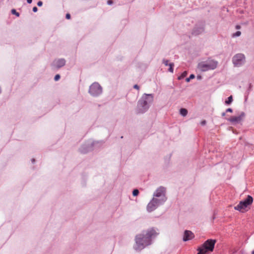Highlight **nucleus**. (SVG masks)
Returning a JSON list of instances; mask_svg holds the SVG:
<instances>
[{
    "label": "nucleus",
    "mask_w": 254,
    "mask_h": 254,
    "mask_svg": "<svg viewBox=\"0 0 254 254\" xmlns=\"http://www.w3.org/2000/svg\"><path fill=\"white\" fill-rule=\"evenodd\" d=\"M102 89L100 84L97 82L93 83L89 88V92L93 96H97L102 93Z\"/></svg>",
    "instance_id": "nucleus-6"
},
{
    "label": "nucleus",
    "mask_w": 254,
    "mask_h": 254,
    "mask_svg": "<svg viewBox=\"0 0 254 254\" xmlns=\"http://www.w3.org/2000/svg\"><path fill=\"white\" fill-rule=\"evenodd\" d=\"M165 189L164 187H160L156 190L154 193V196L155 197H165ZM166 200V198H162V202Z\"/></svg>",
    "instance_id": "nucleus-9"
},
{
    "label": "nucleus",
    "mask_w": 254,
    "mask_h": 254,
    "mask_svg": "<svg viewBox=\"0 0 254 254\" xmlns=\"http://www.w3.org/2000/svg\"><path fill=\"white\" fill-rule=\"evenodd\" d=\"M168 62H169L168 60H163V63L166 66L169 65L168 64Z\"/></svg>",
    "instance_id": "nucleus-20"
},
{
    "label": "nucleus",
    "mask_w": 254,
    "mask_h": 254,
    "mask_svg": "<svg viewBox=\"0 0 254 254\" xmlns=\"http://www.w3.org/2000/svg\"><path fill=\"white\" fill-rule=\"evenodd\" d=\"M65 17H66V19H70V14H69V13H67V14H66V16H65Z\"/></svg>",
    "instance_id": "nucleus-23"
},
{
    "label": "nucleus",
    "mask_w": 254,
    "mask_h": 254,
    "mask_svg": "<svg viewBox=\"0 0 254 254\" xmlns=\"http://www.w3.org/2000/svg\"><path fill=\"white\" fill-rule=\"evenodd\" d=\"M241 32L240 31H237L236 33L233 34L232 37H238V36H240L241 35Z\"/></svg>",
    "instance_id": "nucleus-15"
},
{
    "label": "nucleus",
    "mask_w": 254,
    "mask_h": 254,
    "mask_svg": "<svg viewBox=\"0 0 254 254\" xmlns=\"http://www.w3.org/2000/svg\"><path fill=\"white\" fill-rule=\"evenodd\" d=\"M245 116L244 113L242 112L241 114L238 116H232L228 119L230 122L233 124H237L242 122Z\"/></svg>",
    "instance_id": "nucleus-10"
},
{
    "label": "nucleus",
    "mask_w": 254,
    "mask_h": 254,
    "mask_svg": "<svg viewBox=\"0 0 254 254\" xmlns=\"http://www.w3.org/2000/svg\"><path fill=\"white\" fill-rule=\"evenodd\" d=\"M252 254H254V250L252 252Z\"/></svg>",
    "instance_id": "nucleus-34"
},
{
    "label": "nucleus",
    "mask_w": 254,
    "mask_h": 254,
    "mask_svg": "<svg viewBox=\"0 0 254 254\" xmlns=\"http://www.w3.org/2000/svg\"><path fill=\"white\" fill-rule=\"evenodd\" d=\"M133 87H134V88H135V89H136L137 90H139V86L137 84L134 85L133 86Z\"/></svg>",
    "instance_id": "nucleus-24"
},
{
    "label": "nucleus",
    "mask_w": 254,
    "mask_h": 254,
    "mask_svg": "<svg viewBox=\"0 0 254 254\" xmlns=\"http://www.w3.org/2000/svg\"><path fill=\"white\" fill-rule=\"evenodd\" d=\"M33 12H36L37 11H38V8L36 6H34L33 8Z\"/></svg>",
    "instance_id": "nucleus-22"
},
{
    "label": "nucleus",
    "mask_w": 254,
    "mask_h": 254,
    "mask_svg": "<svg viewBox=\"0 0 254 254\" xmlns=\"http://www.w3.org/2000/svg\"><path fill=\"white\" fill-rule=\"evenodd\" d=\"M60 77H61V76L59 74H57L55 76L54 79L55 81H58L60 79Z\"/></svg>",
    "instance_id": "nucleus-19"
},
{
    "label": "nucleus",
    "mask_w": 254,
    "mask_h": 254,
    "mask_svg": "<svg viewBox=\"0 0 254 254\" xmlns=\"http://www.w3.org/2000/svg\"><path fill=\"white\" fill-rule=\"evenodd\" d=\"M180 113L183 116L185 117L187 116L188 114V111L185 108H182L180 109Z\"/></svg>",
    "instance_id": "nucleus-12"
},
{
    "label": "nucleus",
    "mask_w": 254,
    "mask_h": 254,
    "mask_svg": "<svg viewBox=\"0 0 254 254\" xmlns=\"http://www.w3.org/2000/svg\"><path fill=\"white\" fill-rule=\"evenodd\" d=\"M62 66H63V64H60L58 65V67L59 68V67H61Z\"/></svg>",
    "instance_id": "nucleus-32"
},
{
    "label": "nucleus",
    "mask_w": 254,
    "mask_h": 254,
    "mask_svg": "<svg viewBox=\"0 0 254 254\" xmlns=\"http://www.w3.org/2000/svg\"><path fill=\"white\" fill-rule=\"evenodd\" d=\"M245 57L244 54H238L233 58V63L235 66H239L244 64Z\"/></svg>",
    "instance_id": "nucleus-7"
},
{
    "label": "nucleus",
    "mask_w": 254,
    "mask_h": 254,
    "mask_svg": "<svg viewBox=\"0 0 254 254\" xmlns=\"http://www.w3.org/2000/svg\"><path fill=\"white\" fill-rule=\"evenodd\" d=\"M108 4H110L112 3V1L111 0H109L108 1Z\"/></svg>",
    "instance_id": "nucleus-31"
},
{
    "label": "nucleus",
    "mask_w": 254,
    "mask_h": 254,
    "mask_svg": "<svg viewBox=\"0 0 254 254\" xmlns=\"http://www.w3.org/2000/svg\"><path fill=\"white\" fill-rule=\"evenodd\" d=\"M194 237L193 234L190 231L186 230L183 237L184 241L191 240Z\"/></svg>",
    "instance_id": "nucleus-11"
},
{
    "label": "nucleus",
    "mask_w": 254,
    "mask_h": 254,
    "mask_svg": "<svg viewBox=\"0 0 254 254\" xmlns=\"http://www.w3.org/2000/svg\"><path fill=\"white\" fill-rule=\"evenodd\" d=\"M11 13L13 14H14L15 15H16L17 17H18L19 16V13L18 12H17L15 9H12L11 10Z\"/></svg>",
    "instance_id": "nucleus-16"
},
{
    "label": "nucleus",
    "mask_w": 254,
    "mask_h": 254,
    "mask_svg": "<svg viewBox=\"0 0 254 254\" xmlns=\"http://www.w3.org/2000/svg\"><path fill=\"white\" fill-rule=\"evenodd\" d=\"M232 111H232V109H231V108H228V109H227L226 110V112H231H231H232Z\"/></svg>",
    "instance_id": "nucleus-25"
},
{
    "label": "nucleus",
    "mask_w": 254,
    "mask_h": 254,
    "mask_svg": "<svg viewBox=\"0 0 254 254\" xmlns=\"http://www.w3.org/2000/svg\"><path fill=\"white\" fill-rule=\"evenodd\" d=\"M43 4V2L41 1H39L37 3V5L39 6H41Z\"/></svg>",
    "instance_id": "nucleus-21"
},
{
    "label": "nucleus",
    "mask_w": 254,
    "mask_h": 254,
    "mask_svg": "<svg viewBox=\"0 0 254 254\" xmlns=\"http://www.w3.org/2000/svg\"><path fill=\"white\" fill-rule=\"evenodd\" d=\"M206 124V121L205 120H203L201 122V125H205Z\"/></svg>",
    "instance_id": "nucleus-27"
},
{
    "label": "nucleus",
    "mask_w": 254,
    "mask_h": 254,
    "mask_svg": "<svg viewBox=\"0 0 254 254\" xmlns=\"http://www.w3.org/2000/svg\"><path fill=\"white\" fill-rule=\"evenodd\" d=\"M158 233L154 229L148 230L145 234H139L136 237L137 249H142L145 246L150 244L151 239L155 238Z\"/></svg>",
    "instance_id": "nucleus-1"
},
{
    "label": "nucleus",
    "mask_w": 254,
    "mask_h": 254,
    "mask_svg": "<svg viewBox=\"0 0 254 254\" xmlns=\"http://www.w3.org/2000/svg\"><path fill=\"white\" fill-rule=\"evenodd\" d=\"M236 28L237 29H240L241 28V26L239 25H237L236 26Z\"/></svg>",
    "instance_id": "nucleus-28"
},
{
    "label": "nucleus",
    "mask_w": 254,
    "mask_h": 254,
    "mask_svg": "<svg viewBox=\"0 0 254 254\" xmlns=\"http://www.w3.org/2000/svg\"><path fill=\"white\" fill-rule=\"evenodd\" d=\"M153 100V96L152 94H145L143 96L141 100H139L137 107L139 113L145 112L149 108L148 104L151 103Z\"/></svg>",
    "instance_id": "nucleus-3"
},
{
    "label": "nucleus",
    "mask_w": 254,
    "mask_h": 254,
    "mask_svg": "<svg viewBox=\"0 0 254 254\" xmlns=\"http://www.w3.org/2000/svg\"><path fill=\"white\" fill-rule=\"evenodd\" d=\"M190 77L186 78L187 82H189L190 81Z\"/></svg>",
    "instance_id": "nucleus-30"
},
{
    "label": "nucleus",
    "mask_w": 254,
    "mask_h": 254,
    "mask_svg": "<svg viewBox=\"0 0 254 254\" xmlns=\"http://www.w3.org/2000/svg\"><path fill=\"white\" fill-rule=\"evenodd\" d=\"M139 193V191L137 189H135L133 190V192H132V194L134 196H136Z\"/></svg>",
    "instance_id": "nucleus-18"
},
{
    "label": "nucleus",
    "mask_w": 254,
    "mask_h": 254,
    "mask_svg": "<svg viewBox=\"0 0 254 254\" xmlns=\"http://www.w3.org/2000/svg\"><path fill=\"white\" fill-rule=\"evenodd\" d=\"M194 75L193 74H191L190 76V79H193L194 78Z\"/></svg>",
    "instance_id": "nucleus-26"
},
{
    "label": "nucleus",
    "mask_w": 254,
    "mask_h": 254,
    "mask_svg": "<svg viewBox=\"0 0 254 254\" xmlns=\"http://www.w3.org/2000/svg\"><path fill=\"white\" fill-rule=\"evenodd\" d=\"M253 202V197L249 195L245 199L241 201L237 205L235 206L234 209L244 213L248 210L247 208L252 204Z\"/></svg>",
    "instance_id": "nucleus-4"
},
{
    "label": "nucleus",
    "mask_w": 254,
    "mask_h": 254,
    "mask_svg": "<svg viewBox=\"0 0 254 254\" xmlns=\"http://www.w3.org/2000/svg\"><path fill=\"white\" fill-rule=\"evenodd\" d=\"M188 73L187 71H184L182 73V74H181V75H180V76L178 77V79L179 80H180V79H182L183 78H184L185 77H186Z\"/></svg>",
    "instance_id": "nucleus-14"
},
{
    "label": "nucleus",
    "mask_w": 254,
    "mask_h": 254,
    "mask_svg": "<svg viewBox=\"0 0 254 254\" xmlns=\"http://www.w3.org/2000/svg\"><path fill=\"white\" fill-rule=\"evenodd\" d=\"M233 101L232 96H230L228 98V99L225 101V103L226 104H230L232 103Z\"/></svg>",
    "instance_id": "nucleus-13"
},
{
    "label": "nucleus",
    "mask_w": 254,
    "mask_h": 254,
    "mask_svg": "<svg viewBox=\"0 0 254 254\" xmlns=\"http://www.w3.org/2000/svg\"><path fill=\"white\" fill-rule=\"evenodd\" d=\"M222 116H225V113H223L222 114Z\"/></svg>",
    "instance_id": "nucleus-33"
},
{
    "label": "nucleus",
    "mask_w": 254,
    "mask_h": 254,
    "mask_svg": "<svg viewBox=\"0 0 254 254\" xmlns=\"http://www.w3.org/2000/svg\"><path fill=\"white\" fill-rule=\"evenodd\" d=\"M162 202L156 198L153 197L151 201L148 203L147 209L149 212H151L156 209L157 205Z\"/></svg>",
    "instance_id": "nucleus-8"
},
{
    "label": "nucleus",
    "mask_w": 254,
    "mask_h": 254,
    "mask_svg": "<svg viewBox=\"0 0 254 254\" xmlns=\"http://www.w3.org/2000/svg\"><path fill=\"white\" fill-rule=\"evenodd\" d=\"M216 241L214 239H208L197 249V254H209L214 250Z\"/></svg>",
    "instance_id": "nucleus-2"
},
{
    "label": "nucleus",
    "mask_w": 254,
    "mask_h": 254,
    "mask_svg": "<svg viewBox=\"0 0 254 254\" xmlns=\"http://www.w3.org/2000/svg\"><path fill=\"white\" fill-rule=\"evenodd\" d=\"M27 1L28 3H31L32 1V0H27Z\"/></svg>",
    "instance_id": "nucleus-29"
},
{
    "label": "nucleus",
    "mask_w": 254,
    "mask_h": 254,
    "mask_svg": "<svg viewBox=\"0 0 254 254\" xmlns=\"http://www.w3.org/2000/svg\"><path fill=\"white\" fill-rule=\"evenodd\" d=\"M217 63L216 62L211 61L207 63H199L198 65V68L201 71H205L210 69H214L217 67Z\"/></svg>",
    "instance_id": "nucleus-5"
},
{
    "label": "nucleus",
    "mask_w": 254,
    "mask_h": 254,
    "mask_svg": "<svg viewBox=\"0 0 254 254\" xmlns=\"http://www.w3.org/2000/svg\"><path fill=\"white\" fill-rule=\"evenodd\" d=\"M169 66H170V68L169 69V71L171 72H173V67L174 66V64L173 63L170 64Z\"/></svg>",
    "instance_id": "nucleus-17"
}]
</instances>
